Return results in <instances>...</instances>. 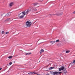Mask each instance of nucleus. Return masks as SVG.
Masks as SVG:
<instances>
[{
  "label": "nucleus",
  "mask_w": 75,
  "mask_h": 75,
  "mask_svg": "<svg viewBox=\"0 0 75 75\" xmlns=\"http://www.w3.org/2000/svg\"><path fill=\"white\" fill-rule=\"evenodd\" d=\"M63 14V12H61L60 13H57L56 14H52L49 15V16L50 17H52V16H59L61 15H62Z\"/></svg>",
  "instance_id": "obj_1"
},
{
  "label": "nucleus",
  "mask_w": 75,
  "mask_h": 75,
  "mask_svg": "<svg viewBox=\"0 0 75 75\" xmlns=\"http://www.w3.org/2000/svg\"><path fill=\"white\" fill-rule=\"evenodd\" d=\"M32 24V23L31 22H29L28 21H27L26 23V26L27 27H30L31 25Z\"/></svg>",
  "instance_id": "obj_2"
},
{
  "label": "nucleus",
  "mask_w": 75,
  "mask_h": 75,
  "mask_svg": "<svg viewBox=\"0 0 75 75\" xmlns=\"http://www.w3.org/2000/svg\"><path fill=\"white\" fill-rule=\"evenodd\" d=\"M61 70L66 71V68L64 66H62L59 69V71H61Z\"/></svg>",
  "instance_id": "obj_3"
},
{
  "label": "nucleus",
  "mask_w": 75,
  "mask_h": 75,
  "mask_svg": "<svg viewBox=\"0 0 75 75\" xmlns=\"http://www.w3.org/2000/svg\"><path fill=\"white\" fill-rule=\"evenodd\" d=\"M29 11H33V10H34V7H32L29 8Z\"/></svg>",
  "instance_id": "obj_4"
},
{
  "label": "nucleus",
  "mask_w": 75,
  "mask_h": 75,
  "mask_svg": "<svg viewBox=\"0 0 75 75\" xmlns=\"http://www.w3.org/2000/svg\"><path fill=\"white\" fill-rule=\"evenodd\" d=\"M23 14L22 15L23 16H24L26 14V13H25V11H23L22 13H21L19 14V15H20L21 14Z\"/></svg>",
  "instance_id": "obj_5"
},
{
  "label": "nucleus",
  "mask_w": 75,
  "mask_h": 75,
  "mask_svg": "<svg viewBox=\"0 0 75 75\" xmlns=\"http://www.w3.org/2000/svg\"><path fill=\"white\" fill-rule=\"evenodd\" d=\"M50 73L51 74H53V75H55V74H57L58 72L57 71H55L54 72L53 71L51 72Z\"/></svg>",
  "instance_id": "obj_6"
},
{
  "label": "nucleus",
  "mask_w": 75,
  "mask_h": 75,
  "mask_svg": "<svg viewBox=\"0 0 75 75\" xmlns=\"http://www.w3.org/2000/svg\"><path fill=\"white\" fill-rule=\"evenodd\" d=\"M10 15H11V13H9L6 14V17H8V16H9Z\"/></svg>",
  "instance_id": "obj_7"
},
{
  "label": "nucleus",
  "mask_w": 75,
  "mask_h": 75,
  "mask_svg": "<svg viewBox=\"0 0 75 75\" xmlns=\"http://www.w3.org/2000/svg\"><path fill=\"white\" fill-rule=\"evenodd\" d=\"M24 15H22L21 16H19V18H23V17H24Z\"/></svg>",
  "instance_id": "obj_8"
},
{
  "label": "nucleus",
  "mask_w": 75,
  "mask_h": 75,
  "mask_svg": "<svg viewBox=\"0 0 75 75\" xmlns=\"http://www.w3.org/2000/svg\"><path fill=\"white\" fill-rule=\"evenodd\" d=\"M14 5V3L13 2H11L9 4L10 6H13Z\"/></svg>",
  "instance_id": "obj_9"
},
{
  "label": "nucleus",
  "mask_w": 75,
  "mask_h": 75,
  "mask_svg": "<svg viewBox=\"0 0 75 75\" xmlns=\"http://www.w3.org/2000/svg\"><path fill=\"white\" fill-rule=\"evenodd\" d=\"M28 74L29 75H33V72H29Z\"/></svg>",
  "instance_id": "obj_10"
},
{
  "label": "nucleus",
  "mask_w": 75,
  "mask_h": 75,
  "mask_svg": "<svg viewBox=\"0 0 75 75\" xmlns=\"http://www.w3.org/2000/svg\"><path fill=\"white\" fill-rule=\"evenodd\" d=\"M38 4V3H35L33 4V6H37V4Z\"/></svg>",
  "instance_id": "obj_11"
},
{
  "label": "nucleus",
  "mask_w": 75,
  "mask_h": 75,
  "mask_svg": "<svg viewBox=\"0 0 75 75\" xmlns=\"http://www.w3.org/2000/svg\"><path fill=\"white\" fill-rule=\"evenodd\" d=\"M55 42V41H52L50 42V43L52 44H54Z\"/></svg>",
  "instance_id": "obj_12"
},
{
  "label": "nucleus",
  "mask_w": 75,
  "mask_h": 75,
  "mask_svg": "<svg viewBox=\"0 0 75 75\" xmlns=\"http://www.w3.org/2000/svg\"><path fill=\"white\" fill-rule=\"evenodd\" d=\"M44 50L43 49H41L40 50V54H41V52H44Z\"/></svg>",
  "instance_id": "obj_13"
},
{
  "label": "nucleus",
  "mask_w": 75,
  "mask_h": 75,
  "mask_svg": "<svg viewBox=\"0 0 75 75\" xmlns=\"http://www.w3.org/2000/svg\"><path fill=\"white\" fill-rule=\"evenodd\" d=\"M54 67H52L49 68V69L50 70H51V69H54Z\"/></svg>",
  "instance_id": "obj_14"
},
{
  "label": "nucleus",
  "mask_w": 75,
  "mask_h": 75,
  "mask_svg": "<svg viewBox=\"0 0 75 75\" xmlns=\"http://www.w3.org/2000/svg\"><path fill=\"white\" fill-rule=\"evenodd\" d=\"M31 53H25V54L26 55H30V54H31Z\"/></svg>",
  "instance_id": "obj_15"
},
{
  "label": "nucleus",
  "mask_w": 75,
  "mask_h": 75,
  "mask_svg": "<svg viewBox=\"0 0 75 75\" xmlns=\"http://www.w3.org/2000/svg\"><path fill=\"white\" fill-rule=\"evenodd\" d=\"M63 71L64 74H67V73H68V72L67 71Z\"/></svg>",
  "instance_id": "obj_16"
},
{
  "label": "nucleus",
  "mask_w": 75,
  "mask_h": 75,
  "mask_svg": "<svg viewBox=\"0 0 75 75\" xmlns=\"http://www.w3.org/2000/svg\"><path fill=\"white\" fill-rule=\"evenodd\" d=\"M74 64H75V63H73V62H72L70 64L71 65V66H73L74 65Z\"/></svg>",
  "instance_id": "obj_17"
},
{
  "label": "nucleus",
  "mask_w": 75,
  "mask_h": 75,
  "mask_svg": "<svg viewBox=\"0 0 75 75\" xmlns=\"http://www.w3.org/2000/svg\"><path fill=\"white\" fill-rule=\"evenodd\" d=\"M12 57H13V56H9L8 58L9 59H11L12 58Z\"/></svg>",
  "instance_id": "obj_18"
},
{
  "label": "nucleus",
  "mask_w": 75,
  "mask_h": 75,
  "mask_svg": "<svg viewBox=\"0 0 75 75\" xmlns=\"http://www.w3.org/2000/svg\"><path fill=\"white\" fill-rule=\"evenodd\" d=\"M69 52H70V51L69 50H67L66 51V53H69Z\"/></svg>",
  "instance_id": "obj_19"
},
{
  "label": "nucleus",
  "mask_w": 75,
  "mask_h": 75,
  "mask_svg": "<svg viewBox=\"0 0 75 75\" xmlns=\"http://www.w3.org/2000/svg\"><path fill=\"white\" fill-rule=\"evenodd\" d=\"M29 12H30V10H27L26 13H27V14H28V13H29Z\"/></svg>",
  "instance_id": "obj_20"
},
{
  "label": "nucleus",
  "mask_w": 75,
  "mask_h": 75,
  "mask_svg": "<svg viewBox=\"0 0 75 75\" xmlns=\"http://www.w3.org/2000/svg\"><path fill=\"white\" fill-rule=\"evenodd\" d=\"M59 40H56L55 42H59Z\"/></svg>",
  "instance_id": "obj_21"
},
{
  "label": "nucleus",
  "mask_w": 75,
  "mask_h": 75,
  "mask_svg": "<svg viewBox=\"0 0 75 75\" xmlns=\"http://www.w3.org/2000/svg\"><path fill=\"white\" fill-rule=\"evenodd\" d=\"M38 74V73H35L33 72V75H34V74Z\"/></svg>",
  "instance_id": "obj_22"
},
{
  "label": "nucleus",
  "mask_w": 75,
  "mask_h": 75,
  "mask_svg": "<svg viewBox=\"0 0 75 75\" xmlns=\"http://www.w3.org/2000/svg\"><path fill=\"white\" fill-rule=\"evenodd\" d=\"M57 72V73L56 74H62V72Z\"/></svg>",
  "instance_id": "obj_23"
},
{
  "label": "nucleus",
  "mask_w": 75,
  "mask_h": 75,
  "mask_svg": "<svg viewBox=\"0 0 75 75\" xmlns=\"http://www.w3.org/2000/svg\"><path fill=\"white\" fill-rule=\"evenodd\" d=\"M12 64V62H11L10 63H9V64L10 65H11V64Z\"/></svg>",
  "instance_id": "obj_24"
},
{
  "label": "nucleus",
  "mask_w": 75,
  "mask_h": 75,
  "mask_svg": "<svg viewBox=\"0 0 75 75\" xmlns=\"http://www.w3.org/2000/svg\"><path fill=\"white\" fill-rule=\"evenodd\" d=\"M4 31H3L2 32V34H4Z\"/></svg>",
  "instance_id": "obj_25"
},
{
  "label": "nucleus",
  "mask_w": 75,
  "mask_h": 75,
  "mask_svg": "<svg viewBox=\"0 0 75 75\" xmlns=\"http://www.w3.org/2000/svg\"><path fill=\"white\" fill-rule=\"evenodd\" d=\"M7 19L8 20V21H9L10 20V18H8Z\"/></svg>",
  "instance_id": "obj_26"
},
{
  "label": "nucleus",
  "mask_w": 75,
  "mask_h": 75,
  "mask_svg": "<svg viewBox=\"0 0 75 75\" xmlns=\"http://www.w3.org/2000/svg\"><path fill=\"white\" fill-rule=\"evenodd\" d=\"M5 21H8V20L7 19L5 20Z\"/></svg>",
  "instance_id": "obj_27"
},
{
  "label": "nucleus",
  "mask_w": 75,
  "mask_h": 75,
  "mask_svg": "<svg viewBox=\"0 0 75 75\" xmlns=\"http://www.w3.org/2000/svg\"><path fill=\"white\" fill-rule=\"evenodd\" d=\"M73 62L74 64H75V60H74Z\"/></svg>",
  "instance_id": "obj_28"
},
{
  "label": "nucleus",
  "mask_w": 75,
  "mask_h": 75,
  "mask_svg": "<svg viewBox=\"0 0 75 75\" xmlns=\"http://www.w3.org/2000/svg\"><path fill=\"white\" fill-rule=\"evenodd\" d=\"M6 34H8V32H6Z\"/></svg>",
  "instance_id": "obj_29"
},
{
  "label": "nucleus",
  "mask_w": 75,
  "mask_h": 75,
  "mask_svg": "<svg viewBox=\"0 0 75 75\" xmlns=\"http://www.w3.org/2000/svg\"><path fill=\"white\" fill-rule=\"evenodd\" d=\"M73 14H75V11H74V12L73 13Z\"/></svg>",
  "instance_id": "obj_30"
},
{
  "label": "nucleus",
  "mask_w": 75,
  "mask_h": 75,
  "mask_svg": "<svg viewBox=\"0 0 75 75\" xmlns=\"http://www.w3.org/2000/svg\"><path fill=\"white\" fill-rule=\"evenodd\" d=\"M35 11H37V9L35 8Z\"/></svg>",
  "instance_id": "obj_31"
},
{
  "label": "nucleus",
  "mask_w": 75,
  "mask_h": 75,
  "mask_svg": "<svg viewBox=\"0 0 75 75\" xmlns=\"http://www.w3.org/2000/svg\"><path fill=\"white\" fill-rule=\"evenodd\" d=\"M2 69V68H0V71H1V69Z\"/></svg>",
  "instance_id": "obj_32"
},
{
  "label": "nucleus",
  "mask_w": 75,
  "mask_h": 75,
  "mask_svg": "<svg viewBox=\"0 0 75 75\" xmlns=\"http://www.w3.org/2000/svg\"><path fill=\"white\" fill-rule=\"evenodd\" d=\"M36 75H40V74H37Z\"/></svg>",
  "instance_id": "obj_33"
},
{
  "label": "nucleus",
  "mask_w": 75,
  "mask_h": 75,
  "mask_svg": "<svg viewBox=\"0 0 75 75\" xmlns=\"http://www.w3.org/2000/svg\"><path fill=\"white\" fill-rule=\"evenodd\" d=\"M46 75H50L49 74H47Z\"/></svg>",
  "instance_id": "obj_34"
}]
</instances>
